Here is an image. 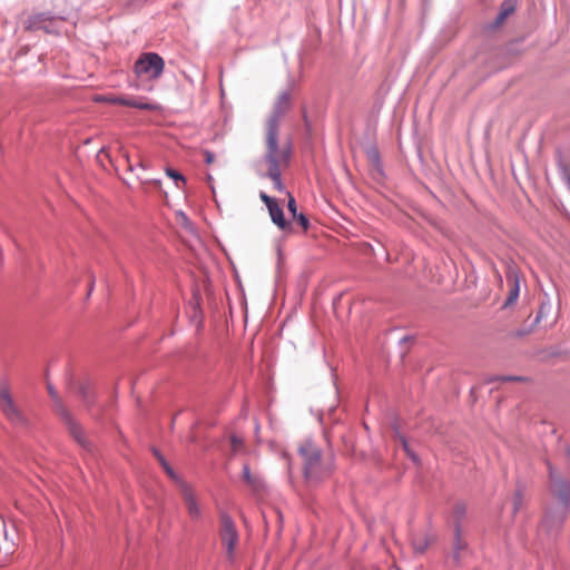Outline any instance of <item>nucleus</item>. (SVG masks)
I'll list each match as a JSON object with an SVG mask.
<instances>
[{
  "mask_svg": "<svg viewBox=\"0 0 570 570\" xmlns=\"http://www.w3.org/2000/svg\"><path fill=\"white\" fill-rule=\"evenodd\" d=\"M466 547V543L461 538V530L460 527H455V538L453 542V560L454 562H459L460 560V551L464 550Z\"/></svg>",
  "mask_w": 570,
  "mask_h": 570,
  "instance_id": "15",
  "label": "nucleus"
},
{
  "mask_svg": "<svg viewBox=\"0 0 570 570\" xmlns=\"http://www.w3.org/2000/svg\"><path fill=\"white\" fill-rule=\"evenodd\" d=\"M156 456L158 458L159 462L161 463L163 468L165 469L166 473L173 479L178 482L183 500L186 504L188 514L191 519H199L202 514L200 507L198 504V501L195 497V493L190 485L185 483L184 481H180L174 470L169 466V464L165 461V459L155 451Z\"/></svg>",
  "mask_w": 570,
  "mask_h": 570,
  "instance_id": "6",
  "label": "nucleus"
},
{
  "mask_svg": "<svg viewBox=\"0 0 570 570\" xmlns=\"http://www.w3.org/2000/svg\"><path fill=\"white\" fill-rule=\"evenodd\" d=\"M243 480L255 491L261 490L264 485L261 475L252 473L247 464L243 465Z\"/></svg>",
  "mask_w": 570,
  "mask_h": 570,
  "instance_id": "12",
  "label": "nucleus"
},
{
  "mask_svg": "<svg viewBox=\"0 0 570 570\" xmlns=\"http://www.w3.org/2000/svg\"><path fill=\"white\" fill-rule=\"evenodd\" d=\"M128 166H129V169L132 170L134 169V166L128 160Z\"/></svg>",
  "mask_w": 570,
  "mask_h": 570,
  "instance_id": "30",
  "label": "nucleus"
},
{
  "mask_svg": "<svg viewBox=\"0 0 570 570\" xmlns=\"http://www.w3.org/2000/svg\"><path fill=\"white\" fill-rule=\"evenodd\" d=\"M232 445H233L234 450H237L242 445V440L235 435L232 436Z\"/></svg>",
  "mask_w": 570,
  "mask_h": 570,
  "instance_id": "25",
  "label": "nucleus"
},
{
  "mask_svg": "<svg viewBox=\"0 0 570 570\" xmlns=\"http://www.w3.org/2000/svg\"><path fill=\"white\" fill-rule=\"evenodd\" d=\"M48 392H49L50 396H51L55 401H58L57 392L53 390V387H52L51 385H48Z\"/></svg>",
  "mask_w": 570,
  "mask_h": 570,
  "instance_id": "26",
  "label": "nucleus"
},
{
  "mask_svg": "<svg viewBox=\"0 0 570 570\" xmlns=\"http://www.w3.org/2000/svg\"><path fill=\"white\" fill-rule=\"evenodd\" d=\"M550 471V489L556 499V507L553 512L547 513L544 523L548 525H560L569 509L570 503V485L562 478L558 476L552 468Z\"/></svg>",
  "mask_w": 570,
  "mask_h": 570,
  "instance_id": "1",
  "label": "nucleus"
},
{
  "mask_svg": "<svg viewBox=\"0 0 570 570\" xmlns=\"http://www.w3.org/2000/svg\"><path fill=\"white\" fill-rule=\"evenodd\" d=\"M166 174L175 180L176 186H179V183H185V177L179 174L177 170H174L171 168L166 169Z\"/></svg>",
  "mask_w": 570,
  "mask_h": 570,
  "instance_id": "17",
  "label": "nucleus"
},
{
  "mask_svg": "<svg viewBox=\"0 0 570 570\" xmlns=\"http://www.w3.org/2000/svg\"><path fill=\"white\" fill-rule=\"evenodd\" d=\"M203 154H204V158H205V163H206V164L210 165V164H213V163H214V160H215V155H214L212 151H209V150H204V153H203Z\"/></svg>",
  "mask_w": 570,
  "mask_h": 570,
  "instance_id": "21",
  "label": "nucleus"
},
{
  "mask_svg": "<svg viewBox=\"0 0 570 570\" xmlns=\"http://www.w3.org/2000/svg\"><path fill=\"white\" fill-rule=\"evenodd\" d=\"M298 224L303 227L304 230H307L309 227L308 218L304 214H296L295 217Z\"/></svg>",
  "mask_w": 570,
  "mask_h": 570,
  "instance_id": "19",
  "label": "nucleus"
},
{
  "mask_svg": "<svg viewBox=\"0 0 570 570\" xmlns=\"http://www.w3.org/2000/svg\"><path fill=\"white\" fill-rule=\"evenodd\" d=\"M503 380H504V381H514V380H515V381H519V380H521V377L507 376V377H504Z\"/></svg>",
  "mask_w": 570,
  "mask_h": 570,
  "instance_id": "29",
  "label": "nucleus"
},
{
  "mask_svg": "<svg viewBox=\"0 0 570 570\" xmlns=\"http://www.w3.org/2000/svg\"><path fill=\"white\" fill-rule=\"evenodd\" d=\"M265 159L268 164L266 177H268L274 185V188L279 193H285V186L281 178V168L287 166L291 159V146H266Z\"/></svg>",
  "mask_w": 570,
  "mask_h": 570,
  "instance_id": "2",
  "label": "nucleus"
},
{
  "mask_svg": "<svg viewBox=\"0 0 570 570\" xmlns=\"http://www.w3.org/2000/svg\"><path fill=\"white\" fill-rule=\"evenodd\" d=\"M518 293H519L518 287H515L513 291H511V293L505 302V305L512 304L517 299Z\"/></svg>",
  "mask_w": 570,
  "mask_h": 570,
  "instance_id": "22",
  "label": "nucleus"
},
{
  "mask_svg": "<svg viewBox=\"0 0 570 570\" xmlns=\"http://www.w3.org/2000/svg\"><path fill=\"white\" fill-rule=\"evenodd\" d=\"M165 68L164 59L155 52H145L139 56L134 66L136 76L144 80L158 79Z\"/></svg>",
  "mask_w": 570,
  "mask_h": 570,
  "instance_id": "5",
  "label": "nucleus"
},
{
  "mask_svg": "<svg viewBox=\"0 0 570 570\" xmlns=\"http://www.w3.org/2000/svg\"><path fill=\"white\" fill-rule=\"evenodd\" d=\"M455 512H456V514H459V515L464 514V507H463V505H456V508H455Z\"/></svg>",
  "mask_w": 570,
  "mask_h": 570,
  "instance_id": "28",
  "label": "nucleus"
},
{
  "mask_svg": "<svg viewBox=\"0 0 570 570\" xmlns=\"http://www.w3.org/2000/svg\"><path fill=\"white\" fill-rule=\"evenodd\" d=\"M402 444L404 450L406 451L407 455L414 461H417V456L409 449L407 443L404 439H402Z\"/></svg>",
  "mask_w": 570,
  "mask_h": 570,
  "instance_id": "23",
  "label": "nucleus"
},
{
  "mask_svg": "<svg viewBox=\"0 0 570 570\" xmlns=\"http://www.w3.org/2000/svg\"><path fill=\"white\" fill-rule=\"evenodd\" d=\"M59 413L68 425L69 432L72 438L82 446H86V439L81 428L72 420L68 411L63 407H59Z\"/></svg>",
  "mask_w": 570,
  "mask_h": 570,
  "instance_id": "11",
  "label": "nucleus"
},
{
  "mask_svg": "<svg viewBox=\"0 0 570 570\" xmlns=\"http://www.w3.org/2000/svg\"><path fill=\"white\" fill-rule=\"evenodd\" d=\"M63 20L62 17L52 16L50 12L36 13L26 20L24 29L29 31L43 30L47 33L59 35L62 31Z\"/></svg>",
  "mask_w": 570,
  "mask_h": 570,
  "instance_id": "7",
  "label": "nucleus"
},
{
  "mask_svg": "<svg viewBox=\"0 0 570 570\" xmlns=\"http://www.w3.org/2000/svg\"><path fill=\"white\" fill-rule=\"evenodd\" d=\"M298 451L303 459L304 475L307 482H320L330 474V469L325 468L321 462V450L312 442H304Z\"/></svg>",
  "mask_w": 570,
  "mask_h": 570,
  "instance_id": "3",
  "label": "nucleus"
},
{
  "mask_svg": "<svg viewBox=\"0 0 570 570\" xmlns=\"http://www.w3.org/2000/svg\"><path fill=\"white\" fill-rule=\"evenodd\" d=\"M517 7V0H504L500 7V11L494 21L495 26H500L504 22V20L511 16Z\"/></svg>",
  "mask_w": 570,
  "mask_h": 570,
  "instance_id": "14",
  "label": "nucleus"
},
{
  "mask_svg": "<svg viewBox=\"0 0 570 570\" xmlns=\"http://www.w3.org/2000/svg\"><path fill=\"white\" fill-rule=\"evenodd\" d=\"M100 100L107 101L110 104H115V105L132 107V108H137V109H141V110L156 109L155 105H153L150 102H146V101H142L139 99L129 98V97H125V96H108V97L101 98Z\"/></svg>",
  "mask_w": 570,
  "mask_h": 570,
  "instance_id": "10",
  "label": "nucleus"
},
{
  "mask_svg": "<svg viewBox=\"0 0 570 570\" xmlns=\"http://www.w3.org/2000/svg\"><path fill=\"white\" fill-rule=\"evenodd\" d=\"M259 198L264 202V204L266 205L267 208H269V206H272L273 204L276 203V200L274 198H272L264 191L259 193Z\"/></svg>",
  "mask_w": 570,
  "mask_h": 570,
  "instance_id": "20",
  "label": "nucleus"
},
{
  "mask_svg": "<svg viewBox=\"0 0 570 570\" xmlns=\"http://www.w3.org/2000/svg\"><path fill=\"white\" fill-rule=\"evenodd\" d=\"M0 409L4 416L16 425H24L27 420L14 403L10 390L6 384L0 385Z\"/></svg>",
  "mask_w": 570,
  "mask_h": 570,
  "instance_id": "8",
  "label": "nucleus"
},
{
  "mask_svg": "<svg viewBox=\"0 0 570 570\" xmlns=\"http://www.w3.org/2000/svg\"><path fill=\"white\" fill-rule=\"evenodd\" d=\"M292 96L288 90L278 95L274 102L271 116L266 121V146L278 145V129L282 117L291 108Z\"/></svg>",
  "mask_w": 570,
  "mask_h": 570,
  "instance_id": "4",
  "label": "nucleus"
},
{
  "mask_svg": "<svg viewBox=\"0 0 570 570\" xmlns=\"http://www.w3.org/2000/svg\"><path fill=\"white\" fill-rule=\"evenodd\" d=\"M138 166H140V167H142V168H144V164H142V161H139V163H138Z\"/></svg>",
  "mask_w": 570,
  "mask_h": 570,
  "instance_id": "31",
  "label": "nucleus"
},
{
  "mask_svg": "<svg viewBox=\"0 0 570 570\" xmlns=\"http://www.w3.org/2000/svg\"><path fill=\"white\" fill-rule=\"evenodd\" d=\"M268 213L271 216L272 222L281 229H286L288 227V223L284 218L283 209L279 207L277 202L269 206Z\"/></svg>",
  "mask_w": 570,
  "mask_h": 570,
  "instance_id": "13",
  "label": "nucleus"
},
{
  "mask_svg": "<svg viewBox=\"0 0 570 570\" xmlns=\"http://www.w3.org/2000/svg\"><path fill=\"white\" fill-rule=\"evenodd\" d=\"M520 502H521V498L520 495L518 494L514 499V512L518 510L519 505H520Z\"/></svg>",
  "mask_w": 570,
  "mask_h": 570,
  "instance_id": "27",
  "label": "nucleus"
},
{
  "mask_svg": "<svg viewBox=\"0 0 570 570\" xmlns=\"http://www.w3.org/2000/svg\"><path fill=\"white\" fill-rule=\"evenodd\" d=\"M430 544V540L425 534L416 535L413 539V549L416 553H423Z\"/></svg>",
  "mask_w": 570,
  "mask_h": 570,
  "instance_id": "16",
  "label": "nucleus"
},
{
  "mask_svg": "<svg viewBox=\"0 0 570 570\" xmlns=\"http://www.w3.org/2000/svg\"><path fill=\"white\" fill-rule=\"evenodd\" d=\"M89 393H90L89 387H87V386H81L80 387V394L82 395L85 401H88Z\"/></svg>",
  "mask_w": 570,
  "mask_h": 570,
  "instance_id": "24",
  "label": "nucleus"
},
{
  "mask_svg": "<svg viewBox=\"0 0 570 570\" xmlns=\"http://www.w3.org/2000/svg\"><path fill=\"white\" fill-rule=\"evenodd\" d=\"M220 539L223 546L226 548L228 558H233L236 543L238 541V533L234 521L227 514H223L220 518Z\"/></svg>",
  "mask_w": 570,
  "mask_h": 570,
  "instance_id": "9",
  "label": "nucleus"
},
{
  "mask_svg": "<svg viewBox=\"0 0 570 570\" xmlns=\"http://www.w3.org/2000/svg\"><path fill=\"white\" fill-rule=\"evenodd\" d=\"M286 194L288 195V205H287L288 210L291 212L293 217H296V214H297L296 202H295L294 197L288 191H286Z\"/></svg>",
  "mask_w": 570,
  "mask_h": 570,
  "instance_id": "18",
  "label": "nucleus"
}]
</instances>
